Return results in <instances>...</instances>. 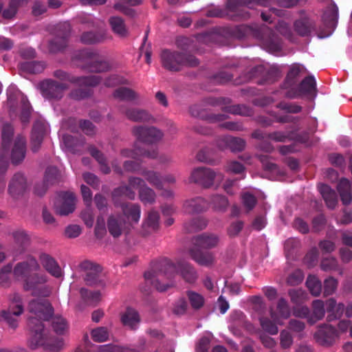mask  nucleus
<instances>
[{
  "label": "nucleus",
  "instance_id": "obj_42",
  "mask_svg": "<svg viewBox=\"0 0 352 352\" xmlns=\"http://www.w3.org/2000/svg\"><path fill=\"white\" fill-rule=\"evenodd\" d=\"M12 134V126L10 124H5L2 129V147L4 152L8 151Z\"/></svg>",
  "mask_w": 352,
  "mask_h": 352
},
{
  "label": "nucleus",
  "instance_id": "obj_32",
  "mask_svg": "<svg viewBox=\"0 0 352 352\" xmlns=\"http://www.w3.org/2000/svg\"><path fill=\"white\" fill-rule=\"evenodd\" d=\"M109 21L115 34L121 37H125L128 35V30L122 17L117 16H111Z\"/></svg>",
  "mask_w": 352,
  "mask_h": 352
},
{
  "label": "nucleus",
  "instance_id": "obj_48",
  "mask_svg": "<svg viewBox=\"0 0 352 352\" xmlns=\"http://www.w3.org/2000/svg\"><path fill=\"white\" fill-rule=\"evenodd\" d=\"M188 298L190 300V302L191 304V306L195 309H199L204 303V297L196 292H190L188 294Z\"/></svg>",
  "mask_w": 352,
  "mask_h": 352
},
{
  "label": "nucleus",
  "instance_id": "obj_53",
  "mask_svg": "<svg viewBox=\"0 0 352 352\" xmlns=\"http://www.w3.org/2000/svg\"><path fill=\"white\" fill-rule=\"evenodd\" d=\"M289 294L291 297L292 302L295 304L300 303L306 298V294L302 289L290 290Z\"/></svg>",
  "mask_w": 352,
  "mask_h": 352
},
{
  "label": "nucleus",
  "instance_id": "obj_29",
  "mask_svg": "<svg viewBox=\"0 0 352 352\" xmlns=\"http://www.w3.org/2000/svg\"><path fill=\"white\" fill-rule=\"evenodd\" d=\"M318 189L327 207L334 208L338 203V198L335 191L326 184H320Z\"/></svg>",
  "mask_w": 352,
  "mask_h": 352
},
{
  "label": "nucleus",
  "instance_id": "obj_34",
  "mask_svg": "<svg viewBox=\"0 0 352 352\" xmlns=\"http://www.w3.org/2000/svg\"><path fill=\"white\" fill-rule=\"evenodd\" d=\"M300 90L303 94L316 96V80L314 77L305 78L300 84Z\"/></svg>",
  "mask_w": 352,
  "mask_h": 352
},
{
  "label": "nucleus",
  "instance_id": "obj_3",
  "mask_svg": "<svg viewBox=\"0 0 352 352\" xmlns=\"http://www.w3.org/2000/svg\"><path fill=\"white\" fill-rule=\"evenodd\" d=\"M263 6L267 7L271 6L269 0H229L227 4V13L219 8H214L207 12V16L210 17H223L226 14L231 17L245 18L243 12L246 8H254L255 6Z\"/></svg>",
  "mask_w": 352,
  "mask_h": 352
},
{
  "label": "nucleus",
  "instance_id": "obj_46",
  "mask_svg": "<svg viewBox=\"0 0 352 352\" xmlns=\"http://www.w3.org/2000/svg\"><path fill=\"white\" fill-rule=\"evenodd\" d=\"M116 98L123 100H133L135 98V94L131 89L122 87L117 89L114 94Z\"/></svg>",
  "mask_w": 352,
  "mask_h": 352
},
{
  "label": "nucleus",
  "instance_id": "obj_44",
  "mask_svg": "<svg viewBox=\"0 0 352 352\" xmlns=\"http://www.w3.org/2000/svg\"><path fill=\"white\" fill-rule=\"evenodd\" d=\"M52 326L58 334H63L67 329V324L65 320L59 316H56L52 318Z\"/></svg>",
  "mask_w": 352,
  "mask_h": 352
},
{
  "label": "nucleus",
  "instance_id": "obj_51",
  "mask_svg": "<svg viewBox=\"0 0 352 352\" xmlns=\"http://www.w3.org/2000/svg\"><path fill=\"white\" fill-rule=\"evenodd\" d=\"M102 39V36L96 34L92 32L84 33L80 38L81 41L83 43L91 44L100 41Z\"/></svg>",
  "mask_w": 352,
  "mask_h": 352
},
{
  "label": "nucleus",
  "instance_id": "obj_7",
  "mask_svg": "<svg viewBox=\"0 0 352 352\" xmlns=\"http://www.w3.org/2000/svg\"><path fill=\"white\" fill-rule=\"evenodd\" d=\"M133 189H138L140 199L144 204H151L155 199V193L149 188L144 186V182L140 178H133L130 180L129 186L120 187L116 189L113 193V199L117 197L125 196L130 199H133L135 196Z\"/></svg>",
  "mask_w": 352,
  "mask_h": 352
},
{
  "label": "nucleus",
  "instance_id": "obj_62",
  "mask_svg": "<svg viewBox=\"0 0 352 352\" xmlns=\"http://www.w3.org/2000/svg\"><path fill=\"white\" fill-rule=\"evenodd\" d=\"M106 232L104 219L102 217H98L97 219L96 226L95 228V234L99 237L104 234Z\"/></svg>",
  "mask_w": 352,
  "mask_h": 352
},
{
  "label": "nucleus",
  "instance_id": "obj_20",
  "mask_svg": "<svg viewBox=\"0 0 352 352\" xmlns=\"http://www.w3.org/2000/svg\"><path fill=\"white\" fill-rule=\"evenodd\" d=\"M326 306L327 311L329 313L328 315L329 320L340 317L344 311L346 317L350 318L352 316V305L351 303L347 304L344 309L343 304H337L334 299L331 298L326 302Z\"/></svg>",
  "mask_w": 352,
  "mask_h": 352
},
{
  "label": "nucleus",
  "instance_id": "obj_31",
  "mask_svg": "<svg viewBox=\"0 0 352 352\" xmlns=\"http://www.w3.org/2000/svg\"><path fill=\"white\" fill-rule=\"evenodd\" d=\"M41 261L45 270L52 276L59 278L62 276V270L55 261L47 254L41 256Z\"/></svg>",
  "mask_w": 352,
  "mask_h": 352
},
{
  "label": "nucleus",
  "instance_id": "obj_40",
  "mask_svg": "<svg viewBox=\"0 0 352 352\" xmlns=\"http://www.w3.org/2000/svg\"><path fill=\"white\" fill-rule=\"evenodd\" d=\"M295 30L302 36L307 35L311 31V24L307 17L296 21L294 24Z\"/></svg>",
  "mask_w": 352,
  "mask_h": 352
},
{
  "label": "nucleus",
  "instance_id": "obj_1",
  "mask_svg": "<svg viewBox=\"0 0 352 352\" xmlns=\"http://www.w3.org/2000/svg\"><path fill=\"white\" fill-rule=\"evenodd\" d=\"M29 311L30 346L33 349L43 347L52 352L60 350L64 344L63 340L50 337L41 321H47L52 316L53 309L49 302L45 299L32 300L29 305Z\"/></svg>",
  "mask_w": 352,
  "mask_h": 352
},
{
  "label": "nucleus",
  "instance_id": "obj_56",
  "mask_svg": "<svg viewBox=\"0 0 352 352\" xmlns=\"http://www.w3.org/2000/svg\"><path fill=\"white\" fill-rule=\"evenodd\" d=\"M13 236H14L15 242L22 247L25 245L29 241V238H28V235L26 234V233L24 231H22V230H19V231H16V232H14Z\"/></svg>",
  "mask_w": 352,
  "mask_h": 352
},
{
  "label": "nucleus",
  "instance_id": "obj_22",
  "mask_svg": "<svg viewBox=\"0 0 352 352\" xmlns=\"http://www.w3.org/2000/svg\"><path fill=\"white\" fill-rule=\"evenodd\" d=\"M84 344L82 345H80L76 349V352H91L89 349V346L91 343L89 340V337L87 335L84 336ZM97 352H135L133 349H130L128 348H122L117 346L113 345H102L100 346L97 348Z\"/></svg>",
  "mask_w": 352,
  "mask_h": 352
},
{
  "label": "nucleus",
  "instance_id": "obj_54",
  "mask_svg": "<svg viewBox=\"0 0 352 352\" xmlns=\"http://www.w3.org/2000/svg\"><path fill=\"white\" fill-rule=\"evenodd\" d=\"M229 146L233 151H241L245 146V142L243 140L236 138L229 137L227 139Z\"/></svg>",
  "mask_w": 352,
  "mask_h": 352
},
{
  "label": "nucleus",
  "instance_id": "obj_38",
  "mask_svg": "<svg viewBox=\"0 0 352 352\" xmlns=\"http://www.w3.org/2000/svg\"><path fill=\"white\" fill-rule=\"evenodd\" d=\"M80 294L82 298L89 304H95L100 301L101 294L98 291H89L88 289L82 288L80 289Z\"/></svg>",
  "mask_w": 352,
  "mask_h": 352
},
{
  "label": "nucleus",
  "instance_id": "obj_55",
  "mask_svg": "<svg viewBox=\"0 0 352 352\" xmlns=\"http://www.w3.org/2000/svg\"><path fill=\"white\" fill-rule=\"evenodd\" d=\"M337 285H338V282L337 280L332 278V277H329L328 278H327L325 280H324V293L326 295H330L331 294H333L336 287H337Z\"/></svg>",
  "mask_w": 352,
  "mask_h": 352
},
{
  "label": "nucleus",
  "instance_id": "obj_37",
  "mask_svg": "<svg viewBox=\"0 0 352 352\" xmlns=\"http://www.w3.org/2000/svg\"><path fill=\"white\" fill-rule=\"evenodd\" d=\"M126 116L130 120L140 122L149 121L151 119V116L146 111L140 109L129 110Z\"/></svg>",
  "mask_w": 352,
  "mask_h": 352
},
{
  "label": "nucleus",
  "instance_id": "obj_17",
  "mask_svg": "<svg viewBox=\"0 0 352 352\" xmlns=\"http://www.w3.org/2000/svg\"><path fill=\"white\" fill-rule=\"evenodd\" d=\"M134 134L139 142L146 144H153L162 138V133L154 127L137 126L134 128Z\"/></svg>",
  "mask_w": 352,
  "mask_h": 352
},
{
  "label": "nucleus",
  "instance_id": "obj_24",
  "mask_svg": "<svg viewBox=\"0 0 352 352\" xmlns=\"http://www.w3.org/2000/svg\"><path fill=\"white\" fill-rule=\"evenodd\" d=\"M142 3V0H120L114 4L113 8L128 16L133 17L136 12L132 7L140 5Z\"/></svg>",
  "mask_w": 352,
  "mask_h": 352
},
{
  "label": "nucleus",
  "instance_id": "obj_11",
  "mask_svg": "<svg viewBox=\"0 0 352 352\" xmlns=\"http://www.w3.org/2000/svg\"><path fill=\"white\" fill-rule=\"evenodd\" d=\"M23 312L22 298L19 294H14L11 298L8 311H3L0 317L6 321L9 326L15 328L18 324V317Z\"/></svg>",
  "mask_w": 352,
  "mask_h": 352
},
{
  "label": "nucleus",
  "instance_id": "obj_5",
  "mask_svg": "<svg viewBox=\"0 0 352 352\" xmlns=\"http://www.w3.org/2000/svg\"><path fill=\"white\" fill-rule=\"evenodd\" d=\"M122 208L127 222L123 221L120 216H111L108 220V230L114 237L119 236L132 223H137L140 218L139 206L130 204L122 206Z\"/></svg>",
  "mask_w": 352,
  "mask_h": 352
},
{
  "label": "nucleus",
  "instance_id": "obj_15",
  "mask_svg": "<svg viewBox=\"0 0 352 352\" xmlns=\"http://www.w3.org/2000/svg\"><path fill=\"white\" fill-rule=\"evenodd\" d=\"M76 198L73 192H61L58 194L54 206L56 211L60 215H67L74 212L75 209Z\"/></svg>",
  "mask_w": 352,
  "mask_h": 352
},
{
  "label": "nucleus",
  "instance_id": "obj_12",
  "mask_svg": "<svg viewBox=\"0 0 352 352\" xmlns=\"http://www.w3.org/2000/svg\"><path fill=\"white\" fill-rule=\"evenodd\" d=\"M76 58L85 62L86 69L91 72H102L109 68L107 61L100 60L98 56L88 49L80 51Z\"/></svg>",
  "mask_w": 352,
  "mask_h": 352
},
{
  "label": "nucleus",
  "instance_id": "obj_59",
  "mask_svg": "<svg viewBox=\"0 0 352 352\" xmlns=\"http://www.w3.org/2000/svg\"><path fill=\"white\" fill-rule=\"evenodd\" d=\"M81 217L87 227H92L94 225V216L93 212L90 208L85 210L82 214Z\"/></svg>",
  "mask_w": 352,
  "mask_h": 352
},
{
  "label": "nucleus",
  "instance_id": "obj_25",
  "mask_svg": "<svg viewBox=\"0 0 352 352\" xmlns=\"http://www.w3.org/2000/svg\"><path fill=\"white\" fill-rule=\"evenodd\" d=\"M25 155V140L22 136L16 138L14 147L11 153V160L13 164H18L23 161Z\"/></svg>",
  "mask_w": 352,
  "mask_h": 352
},
{
  "label": "nucleus",
  "instance_id": "obj_47",
  "mask_svg": "<svg viewBox=\"0 0 352 352\" xmlns=\"http://www.w3.org/2000/svg\"><path fill=\"white\" fill-rule=\"evenodd\" d=\"M213 336L210 332H206L203 337L199 340L197 345V350L199 352H208L209 344Z\"/></svg>",
  "mask_w": 352,
  "mask_h": 352
},
{
  "label": "nucleus",
  "instance_id": "obj_50",
  "mask_svg": "<svg viewBox=\"0 0 352 352\" xmlns=\"http://www.w3.org/2000/svg\"><path fill=\"white\" fill-rule=\"evenodd\" d=\"M90 153L91 155L100 164L101 170L104 173H108L110 171L109 168L104 164V158L103 155L100 153L98 151H97L94 148H90Z\"/></svg>",
  "mask_w": 352,
  "mask_h": 352
},
{
  "label": "nucleus",
  "instance_id": "obj_30",
  "mask_svg": "<svg viewBox=\"0 0 352 352\" xmlns=\"http://www.w3.org/2000/svg\"><path fill=\"white\" fill-rule=\"evenodd\" d=\"M159 226V214L155 211L148 212L146 219L142 225V231L144 235L155 231Z\"/></svg>",
  "mask_w": 352,
  "mask_h": 352
},
{
  "label": "nucleus",
  "instance_id": "obj_60",
  "mask_svg": "<svg viewBox=\"0 0 352 352\" xmlns=\"http://www.w3.org/2000/svg\"><path fill=\"white\" fill-rule=\"evenodd\" d=\"M242 199L244 206L249 210L253 208L256 204L255 197L248 192H245L242 195Z\"/></svg>",
  "mask_w": 352,
  "mask_h": 352
},
{
  "label": "nucleus",
  "instance_id": "obj_28",
  "mask_svg": "<svg viewBox=\"0 0 352 352\" xmlns=\"http://www.w3.org/2000/svg\"><path fill=\"white\" fill-rule=\"evenodd\" d=\"M146 179L157 188H166L168 184L175 182V177L173 175H168L163 178H160L154 172L148 171L144 174Z\"/></svg>",
  "mask_w": 352,
  "mask_h": 352
},
{
  "label": "nucleus",
  "instance_id": "obj_39",
  "mask_svg": "<svg viewBox=\"0 0 352 352\" xmlns=\"http://www.w3.org/2000/svg\"><path fill=\"white\" fill-rule=\"evenodd\" d=\"M307 287L314 296H318L321 292V283L315 276H309L306 282Z\"/></svg>",
  "mask_w": 352,
  "mask_h": 352
},
{
  "label": "nucleus",
  "instance_id": "obj_19",
  "mask_svg": "<svg viewBox=\"0 0 352 352\" xmlns=\"http://www.w3.org/2000/svg\"><path fill=\"white\" fill-rule=\"evenodd\" d=\"M65 87L63 83H57L52 80H45L41 82L40 89L43 97L47 98H60Z\"/></svg>",
  "mask_w": 352,
  "mask_h": 352
},
{
  "label": "nucleus",
  "instance_id": "obj_10",
  "mask_svg": "<svg viewBox=\"0 0 352 352\" xmlns=\"http://www.w3.org/2000/svg\"><path fill=\"white\" fill-rule=\"evenodd\" d=\"M223 176L220 173H216L210 168H198L193 170L191 173L190 180L198 183L205 187L212 186H218L222 181Z\"/></svg>",
  "mask_w": 352,
  "mask_h": 352
},
{
  "label": "nucleus",
  "instance_id": "obj_27",
  "mask_svg": "<svg viewBox=\"0 0 352 352\" xmlns=\"http://www.w3.org/2000/svg\"><path fill=\"white\" fill-rule=\"evenodd\" d=\"M25 188L26 179L24 175L17 173L13 176L9 184L8 191L12 196H15L25 190Z\"/></svg>",
  "mask_w": 352,
  "mask_h": 352
},
{
  "label": "nucleus",
  "instance_id": "obj_21",
  "mask_svg": "<svg viewBox=\"0 0 352 352\" xmlns=\"http://www.w3.org/2000/svg\"><path fill=\"white\" fill-rule=\"evenodd\" d=\"M337 336V331L327 324L320 327L314 335L316 340L322 345L331 344Z\"/></svg>",
  "mask_w": 352,
  "mask_h": 352
},
{
  "label": "nucleus",
  "instance_id": "obj_64",
  "mask_svg": "<svg viewBox=\"0 0 352 352\" xmlns=\"http://www.w3.org/2000/svg\"><path fill=\"white\" fill-rule=\"evenodd\" d=\"M228 170L233 173L239 174L243 173L244 167L239 162H232L228 166Z\"/></svg>",
  "mask_w": 352,
  "mask_h": 352
},
{
  "label": "nucleus",
  "instance_id": "obj_8",
  "mask_svg": "<svg viewBox=\"0 0 352 352\" xmlns=\"http://www.w3.org/2000/svg\"><path fill=\"white\" fill-rule=\"evenodd\" d=\"M55 76L61 80H67L79 87V91H75L71 94V97L76 100L87 97L89 94L91 87L98 85L100 80L98 76L78 78H71L63 71H56L55 72Z\"/></svg>",
  "mask_w": 352,
  "mask_h": 352
},
{
  "label": "nucleus",
  "instance_id": "obj_43",
  "mask_svg": "<svg viewBox=\"0 0 352 352\" xmlns=\"http://www.w3.org/2000/svg\"><path fill=\"white\" fill-rule=\"evenodd\" d=\"M91 336L94 341L102 342L108 339L109 333L107 328L98 327L91 331Z\"/></svg>",
  "mask_w": 352,
  "mask_h": 352
},
{
  "label": "nucleus",
  "instance_id": "obj_14",
  "mask_svg": "<svg viewBox=\"0 0 352 352\" xmlns=\"http://www.w3.org/2000/svg\"><path fill=\"white\" fill-rule=\"evenodd\" d=\"M7 96L8 102L13 105L14 102L20 100L21 104V119L23 122L28 121L31 107L26 97L21 93L14 85H11L7 89Z\"/></svg>",
  "mask_w": 352,
  "mask_h": 352
},
{
  "label": "nucleus",
  "instance_id": "obj_6",
  "mask_svg": "<svg viewBox=\"0 0 352 352\" xmlns=\"http://www.w3.org/2000/svg\"><path fill=\"white\" fill-rule=\"evenodd\" d=\"M291 312L287 301L284 298H280L276 310L271 309V320L261 318V326L263 331L271 334L276 335L278 332V325H283L284 320L290 316Z\"/></svg>",
  "mask_w": 352,
  "mask_h": 352
},
{
  "label": "nucleus",
  "instance_id": "obj_13",
  "mask_svg": "<svg viewBox=\"0 0 352 352\" xmlns=\"http://www.w3.org/2000/svg\"><path fill=\"white\" fill-rule=\"evenodd\" d=\"M313 312L310 316L309 309L307 307H295L293 310V315L300 318H308L310 324H314L318 320L322 319L324 316V303L322 300H316L313 302Z\"/></svg>",
  "mask_w": 352,
  "mask_h": 352
},
{
  "label": "nucleus",
  "instance_id": "obj_4",
  "mask_svg": "<svg viewBox=\"0 0 352 352\" xmlns=\"http://www.w3.org/2000/svg\"><path fill=\"white\" fill-rule=\"evenodd\" d=\"M219 238L213 234H203L193 239V247L190 250L192 258L201 265H209L214 261L210 252L204 253L203 249H209L218 244Z\"/></svg>",
  "mask_w": 352,
  "mask_h": 352
},
{
  "label": "nucleus",
  "instance_id": "obj_18",
  "mask_svg": "<svg viewBox=\"0 0 352 352\" xmlns=\"http://www.w3.org/2000/svg\"><path fill=\"white\" fill-rule=\"evenodd\" d=\"M262 33L258 35L261 41L263 47L267 51L273 53L280 49V45L278 37L270 28L263 27Z\"/></svg>",
  "mask_w": 352,
  "mask_h": 352
},
{
  "label": "nucleus",
  "instance_id": "obj_52",
  "mask_svg": "<svg viewBox=\"0 0 352 352\" xmlns=\"http://www.w3.org/2000/svg\"><path fill=\"white\" fill-rule=\"evenodd\" d=\"M22 67L31 73H39L44 69L45 65L41 62H30L23 64Z\"/></svg>",
  "mask_w": 352,
  "mask_h": 352
},
{
  "label": "nucleus",
  "instance_id": "obj_49",
  "mask_svg": "<svg viewBox=\"0 0 352 352\" xmlns=\"http://www.w3.org/2000/svg\"><path fill=\"white\" fill-rule=\"evenodd\" d=\"M280 344L283 349H288L293 344V338L287 330H283L280 334Z\"/></svg>",
  "mask_w": 352,
  "mask_h": 352
},
{
  "label": "nucleus",
  "instance_id": "obj_16",
  "mask_svg": "<svg viewBox=\"0 0 352 352\" xmlns=\"http://www.w3.org/2000/svg\"><path fill=\"white\" fill-rule=\"evenodd\" d=\"M80 267L85 271V280L87 285L104 286L103 278L100 274L101 272L100 266L86 261L80 264Z\"/></svg>",
  "mask_w": 352,
  "mask_h": 352
},
{
  "label": "nucleus",
  "instance_id": "obj_35",
  "mask_svg": "<svg viewBox=\"0 0 352 352\" xmlns=\"http://www.w3.org/2000/svg\"><path fill=\"white\" fill-rule=\"evenodd\" d=\"M323 19L327 23L333 25L337 23L338 19V8L334 3H331L327 8L324 13Z\"/></svg>",
  "mask_w": 352,
  "mask_h": 352
},
{
  "label": "nucleus",
  "instance_id": "obj_33",
  "mask_svg": "<svg viewBox=\"0 0 352 352\" xmlns=\"http://www.w3.org/2000/svg\"><path fill=\"white\" fill-rule=\"evenodd\" d=\"M122 322L125 326L131 329L136 328L140 322V318L137 311L133 309L128 308L122 316Z\"/></svg>",
  "mask_w": 352,
  "mask_h": 352
},
{
  "label": "nucleus",
  "instance_id": "obj_41",
  "mask_svg": "<svg viewBox=\"0 0 352 352\" xmlns=\"http://www.w3.org/2000/svg\"><path fill=\"white\" fill-rule=\"evenodd\" d=\"M122 155L124 157H131L133 159H136L138 156H146L151 158H155L157 156L155 151H153L151 153L144 151L140 148H135V151L123 150L122 151Z\"/></svg>",
  "mask_w": 352,
  "mask_h": 352
},
{
  "label": "nucleus",
  "instance_id": "obj_58",
  "mask_svg": "<svg viewBox=\"0 0 352 352\" xmlns=\"http://www.w3.org/2000/svg\"><path fill=\"white\" fill-rule=\"evenodd\" d=\"M337 267V261L333 258H327L322 260L321 268L324 271L335 270Z\"/></svg>",
  "mask_w": 352,
  "mask_h": 352
},
{
  "label": "nucleus",
  "instance_id": "obj_63",
  "mask_svg": "<svg viewBox=\"0 0 352 352\" xmlns=\"http://www.w3.org/2000/svg\"><path fill=\"white\" fill-rule=\"evenodd\" d=\"M187 303L184 298H180L173 307V312L176 314H182L186 311Z\"/></svg>",
  "mask_w": 352,
  "mask_h": 352
},
{
  "label": "nucleus",
  "instance_id": "obj_57",
  "mask_svg": "<svg viewBox=\"0 0 352 352\" xmlns=\"http://www.w3.org/2000/svg\"><path fill=\"white\" fill-rule=\"evenodd\" d=\"M304 275L302 271L296 270L288 277L287 283L291 285H298L302 281Z\"/></svg>",
  "mask_w": 352,
  "mask_h": 352
},
{
  "label": "nucleus",
  "instance_id": "obj_9",
  "mask_svg": "<svg viewBox=\"0 0 352 352\" xmlns=\"http://www.w3.org/2000/svg\"><path fill=\"white\" fill-rule=\"evenodd\" d=\"M162 61L164 67L169 70H179L182 65L195 66L198 60L194 56L184 57V55L169 50H164L162 54Z\"/></svg>",
  "mask_w": 352,
  "mask_h": 352
},
{
  "label": "nucleus",
  "instance_id": "obj_36",
  "mask_svg": "<svg viewBox=\"0 0 352 352\" xmlns=\"http://www.w3.org/2000/svg\"><path fill=\"white\" fill-rule=\"evenodd\" d=\"M206 201L204 199L197 197L195 199L187 201L185 204L186 211L188 212H197L204 209Z\"/></svg>",
  "mask_w": 352,
  "mask_h": 352
},
{
  "label": "nucleus",
  "instance_id": "obj_61",
  "mask_svg": "<svg viewBox=\"0 0 352 352\" xmlns=\"http://www.w3.org/2000/svg\"><path fill=\"white\" fill-rule=\"evenodd\" d=\"M81 232V229L79 226L71 225L67 227L65 230V234L69 238H76Z\"/></svg>",
  "mask_w": 352,
  "mask_h": 352
},
{
  "label": "nucleus",
  "instance_id": "obj_2",
  "mask_svg": "<svg viewBox=\"0 0 352 352\" xmlns=\"http://www.w3.org/2000/svg\"><path fill=\"white\" fill-rule=\"evenodd\" d=\"M179 273L181 276L189 283L196 279V274L193 268L187 263L173 264L169 260L164 259L153 264L152 269L145 272L146 281L153 285L157 290L164 292L172 286V283L161 285L160 281L165 278L170 279Z\"/></svg>",
  "mask_w": 352,
  "mask_h": 352
},
{
  "label": "nucleus",
  "instance_id": "obj_26",
  "mask_svg": "<svg viewBox=\"0 0 352 352\" xmlns=\"http://www.w3.org/2000/svg\"><path fill=\"white\" fill-rule=\"evenodd\" d=\"M337 190L344 205L351 203L352 199V184L346 178H342L338 184Z\"/></svg>",
  "mask_w": 352,
  "mask_h": 352
},
{
  "label": "nucleus",
  "instance_id": "obj_23",
  "mask_svg": "<svg viewBox=\"0 0 352 352\" xmlns=\"http://www.w3.org/2000/svg\"><path fill=\"white\" fill-rule=\"evenodd\" d=\"M48 133V126L43 121L35 122L32 133V149L36 151L41 145L43 136Z\"/></svg>",
  "mask_w": 352,
  "mask_h": 352
},
{
  "label": "nucleus",
  "instance_id": "obj_45",
  "mask_svg": "<svg viewBox=\"0 0 352 352\" xmlns=\"http://www.w3.org/2000/svg\"><path fill=\"white\" fill-rule=\"evenodd\" d=\"M52 326L58 334H63L67 329V324L65 320L59 316H56L52 318Z\"/></svg>",
  "mask_w": 352,
  "mask_h": 352
}]
</instances>
